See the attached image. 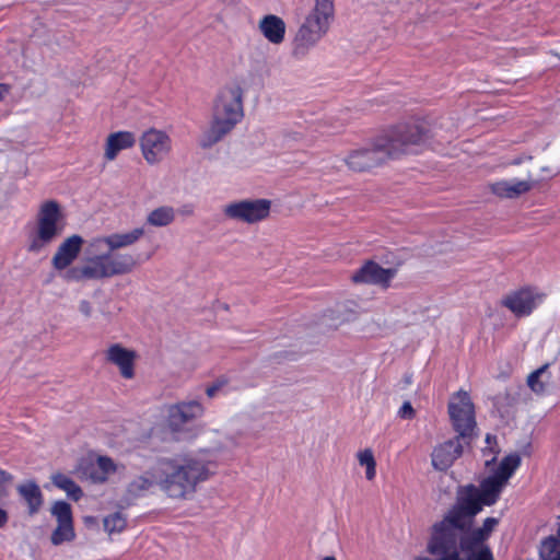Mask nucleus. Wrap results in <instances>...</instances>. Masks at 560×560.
<instances>
[{"instance_id":"obj_1","label":"nucleus","mask_w":560,"mask_h":560,"mask_svg":"<svg viewBox=\"0 0 560 560\" xmlns=\"http://www.w3.org/2000/svg\"><path fill=\"white\" fill-rule=\"evenodd\" d=\"M431 137L423 122H400L383 130L370 145L351 150L343 162L352 172H368L390 159L413 152Z\"/></svg>"},{"instance_id":"obj_2","label":"nucleus","mask_w":560,"mask_h":560,"mask_svg":"<svg viewBox=\"0 0 560 560\" xmlns=\"http://www.w3.org/2000/svg\"><path fill=\"white\" fill-rule=\"evenodd\" d=\"M506 485L498 475L486 478L480 487L472 485L462 487L457 491L456 503L447 512L443 521L455 528L459 535L475 536L480 532L488 520H492L495 524L491 527L488 538L499 524L495 517H487L480 527H472L475 516L482 510L483 505H492L497 502L500 492Z\"/></svg>"},{"instance_id":"obj_3","label":"nucleus","mask_w":560,"mask_h":560,"mask_svg":"<svg viewBox=\"0 0 560 560\" xmlns=\"http://www.w3.org/2000/svg\"><path fill=\"white\" fill-rule=\"evenodd\" d=\"M206 463L186 452L159 459V489L168 499L190 500L198 486L214 474Z\"/></svg>"},{"instance_id":"obj_4","label":"nucleus","mask_w":560,"mask_h":560,"mask_svg":"<svg viewBox=\"0 0 560 560\" xmlns=\"http://www.w3.org/2000/svg\"><path fill=\"white\" fill-rule=\"evenodd\" d=\"M243 100L244 89L237 81H231L219 90L213 101L210 125L199 140L200 147L211 148L234 129L244 116Z\"/></svg>"},{"instance_id":"obj_5","label":"nucleus","mask_w":560,"mask_h":560,"mask_svg":"<svg viewBox=\"0 0 560 560\" xmlns=\"http://www.w3.org/2000/svg\"><path fill=\"white\" fill-rule=\"evenodd\" d=\"M90 256L83 264L74 266L63 275L67 282L103 280L132 272L138 267L137 258L129 253L89 247Z\"/></svg>"},{"instance_id":"obj_6","label":"nucleus","mask_w":560,"mask_h":560,"mask_svg":"<svg viewBox=\"0 0 560 560\" xmlns=\"http://www.w3.org/2000/svg\"><path fill=\"white\" fill-rule=\"evenodd\" d=\"M66 215L62 206L55 199H47L39 203L34 226L27 236L26 249L31 254L46 250L63 233Z\"/></svg>"},{"instance_id":"obj_7","label":"nucleus","mask_w":560,"mask_h":560,"mask_svg":"<svg viewBox=\"0 0 560 560\" xmlns=\"http://www.w3.org/2000/svg\"><path fill=\"white\" fill-rule=\"evenodd\" d=\"M334 14V0H314V7L296 33L294 52L303 55L314 47L328 32Z\"/></svg>"},{"instance_id":"obj_8","label":"nucleus","mask_w":560,"mask_h":560,"mask_svg":"<svg viewBox=\"0 0 560 560\" xmlns=\"http://www.w3.org/2000/svg\"><path fill=\"white\" fill-rule=\"evenodd\" d=\"M514 177L497 180L490 184V191L501 199H515L530 191L536 183L534 178L538 166L532 156L522 158L514 162Z\"/></svg>"},{"instance_id":"obj_9","label":"nucleus","mask_w":560,"mask_h":560,"mask_svg":"<svg viewBox=\"0 0 560 560\" xmlns=\"http://www.w3.org/2000/svg\"><path fill=\"white\" fill-rule=\"evenodd\" d=\"M447 412L453 430L463 439H470L476 429L475 405L465 390L454 393L447 404Z\"/></svg>"},{"instance_id":"obj_10","label":"nucleus","mask_w":560,"mask_h":560,"mask_svg":"<svg viewBox=\"0 0 560 560\" xmlns=\"http://www.w3.org/2000/svg\"><path fill=\"white\" fill-rule=\"evenodd\" d=\"M271 205V200L265 198L241 199L226 203L222 213L229 220L252 225L270 215Z\"/></svg>"},{"instance_id":"obj_11","label":"nucleus","mask_w":560,"mask_h":560,"mask_svg":"<svg viewBox=\"0 0 560 560\" xmlns=\"http://www.w3.org/2000/svg\"><path fill=\"white\" fill-rule=\"evenodd\" d=\"M544 294L532 287H522L509 291L499 300V305L508 310L514 317L524 318L542 302Z\"/></svg>"},{"instance_id":"obj_12","label":"nucleus","mask_w":560,"mask_h":560,"mask_svg":"<svg viewBox=\"0 0 560 560\" xmlns=\"http://www.w3.org/2000/svg\"><path fill=\"white\" fill-rule=\"evenodd\" d=\"M139 145L144 161L149 165H156L167 158L172 151V139L163 130L150 128L140 139Z\"/></svg>"},{"instance_id":"obj_13","label":"nucleus","mask_w":560,"mask_h":560,"mask_svg":"<svg viewBox=\"0 0 560 560\" xmlns=\"http://www.w3.org/2000/svg\"><path fill=\"white\" fill-rule=\"evenodd\" d=\"M84 244V240L79 234H72L62 240V242L57 246L52 257H51V266L57 272H62L61 277L71 269V265L79 257L82 247Z\"/></svg>"},{"instance_id":"obj_14","label":"nucleus","mask_w":560,"mask_h":560,"mask_svg":"<svg viewBox=\"0 0 560 560\" xmlns=\"http://www.w3.org/2000/svg\"><path fill=\"white\" fill-rule=\"evenodd\" d=\"M396 276V269L383 268L374 261H366L355 270L350 279L355 284H372L387 289Z\"/></svg>"},{"instance_id":"obj_15","label":"nucleus","mask_w":560,"mask_h":560,"mask_svg":"<svg viewBox=\"0 0 560 560\" xmlns=\"http://www.w3.org/2000/svg\"><path fill=\"white\" fill-rule=\"evenodd\" d=\"M225 436L218 430H211L202 434L199 440V447L196 451L186 452L195 457L206 460L207 469L215 467V456L225 450Z\"/></svg>"},{"instance_id":"obj_16","label":"nucleus","mask_w":560,"mask_h":560,"mask_svg":"<svg viewBox=\"0 0 560 560\" xmlns=\"http://www.w3.org/2000/svg\"><path fill=\"white\" fill-rule=\"evenodd\" d=\"M144 235L143 228H136L124 233H113L105 236H98L90 242V248L97 252L103 249L119 250L132 246Z\"/></svg>"},{"instance_id":"obj_17","label":"nucleus","mask_w":560,"mask_h":560,"mask_svg":"<svg viewBox=\"0 0 560 560\" xmlns=\"http://www.w3.org/2000/svg\"><path fill=\"white\" fill-rule=\"evenodd\" d=\"M105 361L117 366L124 378L130 380L135 376V350L124 347L120 343H112L104 351Z\"/></svg>"},{"instance_id":"obj_18","label":"nucleus","mask_w":560,"mask_h":560,"mask_svg":"<svg viewBox=\"0 0 560 560\" xmlns=\"http://www.w3.org/2000/svg\"><path fill=\"white\" fill-rule=\"evenodd\" d=\"M464 439L458 434L443 443L438 444L431 454L432 466L438 470H446L463 454Z\"/></svg>"},{"instance_id":"obj_19","label":"nucleus","mask_w":560,"mask_h":560,"mask_svg":"<svg viewBox=\"0 0 560 560\" xmlns=\"http://www.w3.org/2000/svg\"><path fill=\"white\" fill-rule=\"evenodd\" d=\"M203 412V406L196 400L173 405L168 408V424L173 429H179L184 424L200 418Z\"/></svg>"},{"instance_id":"obj_20","label":"nucleus","mask_w":560,"mask_h":560,"mask_svg":"<svg viewBox=\"0 0 560 560\" xmlns=\"http://www.w3.org/2000/svg\"><path fill=\"white\" fill-rule=\"evenodd\" d=\"M136 141V136L131 131L124 130L109 133L104 143L105 161H114L121 151L131 149Z\"/></svg>"},{"instance_id":"obj_21","label":"nucleus","mask_w":560,"mask_h":560,"mask_svg":"<svg viewBox=\"0 0 560 560\" xmlns=\"http://www.w3.org/2000/svg\"><path fill=\"white\" fill-rule=\"evenodd\" d=\"M258 30L268 43L280 45L285 38L287 25L282 18L267 14L259 20Z\"/></svg>"},{"instance_id":"obj_22","label":"nucleus","mask_w":560,"mask_h":560,"mask_svg":"<svg viewBox=\"0 0 560 560\" xmlns=\"http://www.w3.org/2000/svg\"><path fill=\"white\" fill-rule=\"evenodd\" d=\"M16 490L26 503L28 513L31 515L36 514L44 503L43 493L38 485L35 481L30 480L19 485Z\"/></svg>"},{"instance_id":"obj_23","label":"nucleus","mask_w":560,"mask_h":560,"mask_svg":"<svg viewBox=\"0 0 560 560\" xmlns=\"http://www.w3.org/2000/svg\"><path fill=\"white\" fill-rule=\"evenodd\" d=\"M158 464L142 475L135 477L127 486V492L132 497H139L149 491L153 486L159 487Z\"/></svg>"},{"instance_id":"obj_24","label":"nucleus","mask_w":560,"mask_h":560,"mask_svg":"<svg viewBox=\"0 0 560 560\" xmlns=\"http://www.w3.org/2000/svg\"><path fill=\"white\" fill-rule=\"evenodd\" d=\"M175 219V210L170 206H162L153 209L147 217V223L162 228L171 224Z\"/></svg>"},{"instance_id":"obj_25","label":"nucleus","mask_w":560,"mask_h":560,"mask_svg":"<svg viewBox=\"0 0 560 560\" xmlns=\"http://www.w3.org/2000/svg\"><path fill=\"white\" fill-rule=\"evenodd\" d=\"M51 481L57 488L65 491L67 495L74 501H78L83 494L81 488L71 478L63 474L54 475L51 477Z\"/></svg>"},{"instance_id":"obj_26","label":"nucleus","mask_w":560,"mask_h":560,"mask_svg":"<svg viewBox=\"0 0 560 560\" xmlns=\"http://www.w3.org/2000/svg\"><path fill=\"white\" fill-rule=\"evenodd\" d=\"M547 369L548 364H545L532 372L527 377V385L536 394H542L550 381V375L547 373Z\"/></svg>"},{"instance_id":"obj_27","label":"nucleus","mask_w":560,"mask_h":560,"mask_svg":"<svg viewBox=\"0 0 560 560\" xmlns=\"http://www.w3.org/2000/svg\"><path fill=\"white\" fill-rule=\"evenodd\" d=\"M357 460L361 467L365 469V478L369 481L375 479L376 476V460L371 448H364L357 453Z\"/></svg>"},{"instance_id":"obj_28","label":"nucleus","mask_w":560,"mask_h":560,"mask_svg":"<svg viewBox=\"0 0 560 560\" xmlns=\"http://www.w3.org/2000/svg\"><path fill=\"white\" fill-rule=\"evenodd\" d=\"M521 465V457L517 454L508 455L502 459L498 470L494 475H498L503 481L508 482L514 471Z\"/></svg>"},{"instance_id":"obj_29","label":"nucleus","mask_w":560,"mask_h":560,"mask_svg":"<svg viewBox=\"0 0 560 560\" xmlns=\"http://www.w3.org/2000/svg\"><path fill=\"white\" fill-rule=\"evenodd\" d=\"M103 526L108 535L120 534L127 526V520L122 513L115 512L104 517Z\"/></svg>"},{"instance_id":"obj_30","label":"nucleus","mask_w":560,"mask_h":560,"mask_svg":"<svg viewBox=\"0 0 560 560\" xmlns=\"http://www.w3.org/2000/svg\"><path fill=\"white\" fill-rule=\"evenodd\" d=\"M95 464L100 469V476L94 477V483L105 482L108 476L115 474L118 469L115 462L107 456H100Z\"/></svg>"},{"instance_id":"obj_31","label":"nucleus","mask_w":560,"mask_h":560,"mask_svg":"<svg viewBox=\"0 0 560 560\" xmlns=\"http://www.w3.org/2000/svg\"><path fill=\"white\" fill-rule=\"evenodd\" d=\"M539 555L542 560H560V540L556 537L546 538L541 542Z\"/></svg>"},{"instance_id":"obj_32","label":"nucleus","mask_w":560,"mask_h":560,"mask_svg":"<svg viewBox=\"0 0 560 560\" xmlns=\"http://www.w3.org/2000/svg\"><path fill=\"white\" fill-rule=\"evenodd\" d=\"M75 537L73 529V522L71 523H58L57 528L51 534V542L56 546L61 545L65 541H71Z\"/></svg>"},{"instance_id":"obj_33","label":"nucleus","mask_w":560,"mask_h":560,"mask_svg":"<svg viewBox=\"0 0 560 560\" xmlns=\"http://www.w3.org/2000/svg\"><path fill=\"white\" fill-rule=\"evenodd\" d=\"M51 514L56 517L58 523L72 522L71 506L65 501L55 502L51 506Z\"/></svg>"},{"instance_id":"obj_34","label":"nucleus","mask_w":560,"mask_h":560,"mask_svg":"<svg viewBox=\"0 0 560 560\" xmlns=\"http://www.w3.org/2000/svg\"><path fill=\"white\" fill-rule=\"evenodd\" d=\"M389 329V325L386 319L381 316H375L371 318L369 330L373 335H383Z\"/></svg>"},{"instance_id":"obj_35","label":"nucleus","mask_w":560,"mask_h":560,"mask_svg":"<svg viewBox=\"0 0 560 560\" xmlns=\"http://www.w3.org/2000/svg\"><path fill=\"white\" fill-rule=\"evenodd\" d=\"M13 481V476L5 470L0 469V498L8 495L9 487Z\"/></svg>"},{"instance_id":"obj_36","label":"nucleus","mask_w":560,"mask_h":560,"mask_svg":"<svg viewBox=\"0 0 560 560\" xmlns=\"http://www.w3.org/2000/svg\"><path fill=\"white\" fill-rule=\"evenodd\" d=\"M78 311L85 318L89 319L93 315V304L89 300H80L78 303Z\"/></svg>"},{"instance_id":"obj_37","label":"nucleus","mask_w":560,"mask_h":560,"mask_svg":"<svg viewBox=\"0 0 560 560\" xmlns=\"http://www.w3.org/2000/svg\"><path fill=\"white\" fill-rule=\"evenodd\" d=\"M398 416L402 419H412L415 417V409L409 401H405L398 411Z\"/></svg>"},{"instance_id":"obj_38","label":"nucleus","mask_w":560,"mask_h":560,"mask_svg":"<svg viewBox=\"0 0 560 560\" xmlns=\"http://www.w3.org/2000/svg\"><path fill=\"white\" fill-rule=\"evenodd\" d=\"M486 443H487V447L483 448V454H486L488 451L491 454H497L498 453V451L495 450V447H497V438L494 435L487 434Z\"/></svg>"},{"instance_id":"obj_39","label":"nucleus","mask_w":560,"mask_h":560,"mask_svg":"<svg viewBox=\"0 0 560 560\" xmlns=\"http://www.w3.org/2000/svg\"><path fill=\"white\" fill-rule=\"evenodd\" d=\"M84 475L86 479L94 482V477L100 476V469L97 468L96 464H91L86 467Z\"/></svg>"},{"instance_id":"obj_40","label":"nucleus","mask_w":560,"mask_h":560,"mask_svg":"<svg viewBox=\"0 0 560 560\" xmlns=\"http://www.w3.org/2000/svg\"><path fill=\"white\" fill-rule=\"evenodd\" d=\"M222 385H223V383H217V384H213V385L209 386L206 389L207 396L210 397V398L214 397L215 394L219 392V389L221 388Z\"/></svg>"},{"instance_id":"obj_41","label":"nucleus","mask_w":560,"mask_h":560,"mask_svg":"<svg viewBox=\"0 0 560 560\" xmlns=\"http://www.w3.org/2000/svg\"><path fill=\"white\" fill-rule=\"evenodd\" d=\"M8 522H9V513L5 509L0 506V528L5 527Z\"/></svg>"},{"instance_id":"obj_42","label":"nucleus","mask_w":560,"mask_h":560,"mask_svg":"<svg viewBox=\"0 0 560 560\" xmlns=\"http://www.w3.org/2000/svg\"><path fill=\"white\" fill-rule=\"evenodd\" d=\"M10 86L4 83H0V102L9 94Z\"/></svg>"},{"instance_id":"obj_43","label":"nucleus","mask_w":560,"mask_h":560,"mask_svg":"<svg viewBox=\"0 0 560 560\" xmlns=\"http://www.w3.org/2000/svg\"><path fill=\"white\" fill-rule=\"evenodd\" d=\"M346 322V319L343 318H337V322L332 325L334 328H338L339 326H341L343 323Z\"/></svg>"},{"instance_id":"obj_44","label":"nucleus","mask_w":560,"mask_h":560,"mask_svg":"<svg viewBox=\"0 0 560 560\" xmlns=\"http://www.w3.org/2000/svg\"><path fill=\"white\" fill-rule=\"evenodd\" d=\"M322 560H337V559L332 556H327V557H324Z\"/></svg>"},{"instance_id":"obj_45","label":"nucleus","mask_w":560,"mask_h":560,"mask_svg":"<svg viewBox=\"0 0 560 560\" xmlns=\"http://www.w3.org/2000/svg\"><path fill=\"white\" fill-rule=\"evenodd\" d=\"M494 459H495V456H492L491 459H487L486 460V465H490V463H492Z\"/></svg>"},{"instance_id":"obj_46","label":"nucleus","mask_w":560,"mask_h":560,"mask_svg":"<svg viewBox=\"0 0 560 560\" xmlns=\"http://www.w3.org/2000/svg\"><path fill=\"white\" fill-rule=\"evenodd\" d=\"M557 533L560 536V514H559V517H558V530H557Z\"/></svg>"},{"instance_id":"obj_47","label":"nucleus","mask_w":560,"mask_h":560,"mask_svg":"<svg viewBox=\"0 0 560 560\" xmlns=\"http://www.w3.org/2000/svg\"><path fill=\"white\" fill-rule=\"evenodd\" d=\"M539 170H540L541 172H547V171H548V168H547V167H545V166H540V167H539Z\"/></svg>"},{"instance_id":"obj_48","label":"nucleus","mask_w":560,"mask_h":560,"mask_svg":"<svg viewBox=\"0 0 560 560\" xmlns=\"http://www.w3.org/2000/svg\"><path fill=\"white\" fill-rule=\"evenodd\" d=\"M335 314V312H330L327 316H332Z\"/></svg>"}]
</instances>
